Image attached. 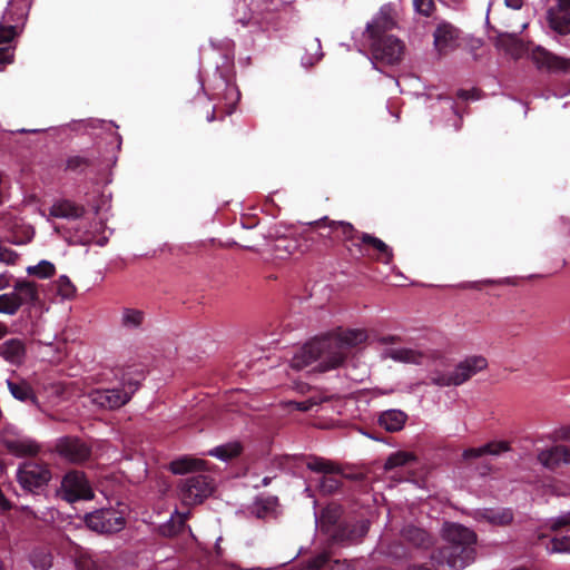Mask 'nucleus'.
<instances>
[{"mask_svg": "<svg viewBox=\"0 0 570 570\" xmlns=\"http://www.w3.org/2000/svg\"><path fill=\"white\" fill-rule=\"evenodd\" d=\"M31 1L32 0H9L1 21L9 24H17L18 28L22 27L28 18Z\"/></svg>", "mask_w": 570, "mask_h": 570, "instance_id": "obj_20", "label": "nucleus"}, {"mask_svg": "<svg viewBox=\"0 0 570 570\" xmlns=\"http://www.w3.org/2000/svg\"><path fill=\"white\" fill-rule=\"evenodd\" d=\"M302 246L303 244L298 238L279 237L275 242L274 250L279 258H286L297 253H304L305 249Z\"/></svg>", "mask_w": 570, "mask_h": 570, "instance_id": "obj_31", "label": "nucleus"}, {"mask_svg": "<svg viewBox=\"0 0 570 570\" xmlns=\"http://www.w3.org/2000/svg\"><path fill=\"white\" fill-rule=\"evenodd\" d=\"M407 570H432L431 568L426 567V566H416V564H413V566H410L407 568Z\"/></svg>", "mask_w": 570, "mask_h": 570, "instance_id": "obj_60", "label": "nucleus"}, {"mask_svg": "<svg viewBox=\"0 0 570 570\" xmlns=\"http://www.w3.org/2000/svg\"><path fill=\"white\" fill-rule=\"evenodd\" d=\"M445 544L431 554L438 567L446 566L450 570H462L475 559L476 534L459 523H446L443 529Z\"/></svg>", "mask_w": 570, "mask_h": 570, "instance_id": "obj_2", "label": "nucleus"}, {"mask_svg": "<svg viewBox=\"0 0 570 570\" xmlns=\"http://www.w3.org/2000/svg\"><path fill=\"white\" fill-rule=\"evenodd\" d=\"M56 452L73 464H81L91 456V448L78 438L66 436L56 444Z\"/></svg>", "mask_w": 570, "mask_h": 570, "instance_id": "obj_15", "label": "nucleus"}, {"mask_svg": "<svg viewBox=\"0 0 570 570\" xmlns=\"http://www.w3.org/2000/svg\"><path fill=\"white\" fill-rule=\"evenodd\" d=\"M189 512L180 513L176 511L175 514H173L166 523L159 527V532L164 537H175L179 534L185 529V524L189 518Z\"/></svg>", "mask_w": 570, "mask_h": 570, "instance_id": "obj_33", "label": "nucleus"}, {"mask_svg": "<svg viewBox=\"0 0 570 570\" xmlns=\"http://www.w3.org/2000/svg\"><path fill=\"white\" fill-rule=\"evenodd\" d=\"M531 60L539 70L552 73L570 72V58H564L538 46L531 51Z\"/></svg>", "mask_w": 570, "mask_h": 570, "instance_id": "obj_14", "label": "nucleus"}, {"mask_svg": "<svg viewBox=\"0 0 570 570\" xmlns=\"http://www.w3.org/2000/svg\"><path fill=\"white\" fill-rule=\"evenodd\" d=\"M298 459L302 460L307 469L313 472L323 474H342L340 465L331 460L316 455H302Z\"/></svg>", "mask_w": 570, "mask_h": 570, "instance_id": "obj_24", "label": "nucleus"}, {"mask_svg": "<svg viewBox=\"0 0 570 570\" xmlns=\"http://www.w3.org/2000/svg\"><path fill=\"white\" fill-rule=\"evenodd\" d=\"M97 163V158L91 156H71L66 161V170H70L77 174H83L88 168L94 167Z\"/></svg>", "mask_w": 570, "mask_h": 570, "instance_id": "obj_39", "label": "nucleus"}, {"mask_svg": "<svg viewBox=\"0 0 570 570\" xmlns=\"http://www.w3.org/2000/svg\"><path fill=\"white\" fill-rule=\"evenodd\" d=\"M145 322V312L137 308L124 307L120 312L119 325L126 331L140 330Z\"/></svg>", "mask_w": 570, "mask_h": 570, "instance_id": "obj_29", "label": "nucleus"}, {"mask_svg": "<svg viewBox=\"0 0 570 570\" xmlns=\"http://www.w3.org/2000/svg\"><path fill=\"white\" fill-rule=\"evenodd\" d=\"M19 258L17 252L0 245V262L7 265H14Z\"/></svg>", "mask_w": 570, "mask_h": 570, "instance_id": "obj_51", "label": "nucleus"}, {"mask_svg": "<svg viewBox=\"0 0 570 570\" xmlns=\"http://www.w3.org/2000/svg\"><path fill=\"white\" fill-rule=\"evenodd\" d=\"M509 8L520 9L523 6V0H505Z\"/></svg>", "mask_w": 570, "mask_h": 570, "instance_id": "obj_59", "label": "nucleus"}, {"mask_svg": "<svg viewBox=\"0 0 570 570\" xmlns=\"http://www.w3.org/2000/svg\"><path fill=\"white\" fill-rule=\"evenodd\" d=\"M178 494L185 505H196L204 502L215 490V481L206 474H194L180 479Z\"/></svg>", "mask_w": 570, "mask_h": 570, "instance_id": "obj_4", "label": "nucleus"}, {"mask_svg": "<svg viewBox=\"0 0 570 570\" xmlns=\"http://www.w3.org/2000/svg\"><path fill=\"white\" fill-rule=\"evenodd\" d=\"M138 387V382L129 381L122 387L94 390L89 396L99 407L115 410L127 404Z\"/></svg>", "mask_w": 570, "mask_h": 570, "instance_id": "obj_6", "label": "nucleus"}, {"mask_svg": "<svg viewBox=\"0 0 570 570\" xmlns=\"http://www.w3.org/2000/svg\"><path fill=\"white\" fill-rule=\"evenodd\" d=\"M373 57L386 65H396L404 55V43L394 36L371 39Z\"/></svg>", "mask_w": 570, "mask_h": 570, "instance_id": "obj_10", "label": "nucleus"}, {"mask_svg": "<svg viewBox=\"0 0 570 570\" xmlns=\"http://www.w3.org/2000/svg\"><path fill=\"white\" fill-rule=\"evenodd\" d=\"M450 373H436L431 375L432 382L439 386H450L454 385V383H448Z\"/></svg>", "mask_w": 570, "mask_h": 570, "instance_id": "obj_53", "label": "nucleus"}, {"mask_svg": "<svg viewBox=\"0 0 570 570\" xmlns=\"http://www.w3.org/2000/svg\"><path fill=\"white\" fill-rule=\"evenodd\" d=\"M456 97L461 100H469V99H478V91L476 90H464L460 89L456 92Z\"/></svg>", "mask_w": 570, "mask_h": 570, "instance_id": "obj_55", "label": "nucleus"}, {"mask_svg": "<svg viewBox=\"0 0 570 570\" xmlns=\"http://www.w3.org/2000/svg\"><path fill=\"white\" fill-rule=\"evenodd\" d=\"M207 462L202 459L184 455L169 464V470L174 474H186L193 471H203L206 469Z\"/></svg>", "mask_w": 570, "mask_h": 570, "instance_id": "obj_26", "label": "nucleus"}, {"mask_svg": "<svg viewBox=\"0 0 570 570\" xmlns=\"http://www.w3.org/2000/svg\"><path fill=\"white\" fill-rule=\"evenodd\" d=\"M387 553L394 558H405L407 556L406 549L401 542L391 543Z\"/></svg>", "mask_w": 570, "mask_h": 570, "instance_id": "obj_52", "label": "nucleus"}, {"mask_svg": "<svg viewBox=\"0 0 570 570\" xmlns=\"http://www.w3.org/2000/svg\"><path fill=\"white\" fill-rule=\"evenodd\" d=\"M271 481H272V478H269V476H265V478H263V480H262V485H263V487H267V485L271 483Z\"/></svg>", "mask_w": 570, "mask_h": 570, "instance_id": "obj_62", "label": "nucleus"}, {"mask_svg": "<svg viewBox=\"0 0 570 570\" xmlns=\"http://www.w3.org/2000/svg\"><path fill=\"white\" fill-rule=\"evenodd\" d=\"M487 518L492 523L504 525V524H509L512 521L513 515L510 510H501V511L490 510L487 512Z\"/></svg>", "mask_w": 570, "mask_h": 570, "instance_id": "obj_48", "label": "nucleus"}, {"mask_svg": "<svg viewBox=\"0 0 570 570\" xmlns=\"http://www.w3.org/2000/svg\"><path fill=\"white\" fill-rule=\"evenodd\" d=\"M416 458L411 452L405 451H397L395 453H392L384 463V469L386 471L393 470L399 466H404L413 461H415Z\"/></svg>", "mask_w": 570, "mask_h": 570, "instance_id": "obj_40", "label": "nucleus"}, {"mask_svg": "<svg viewBox=\"0 0 570 570\" xmlns=\"http://www.w3.org/2000/svg\"><path fill=\"white\" fill-rule=\"evenodd\" d=\"M57 293L66 299H70L76 295V286L68 276L62 275L57 281Z\"/></svg>", "mask_w": 570, "mask_h": 570, "instance_id": "obj_45", "label": "nucleus"}, {"mask_svg": "<svg viewBox=\"0 0 570 570\" xmlns=\"http://www.w3.org/2000/svg\"><path fill=\"white\" fill-rule=\"evenodd\" d=\"M61 492L62 499L69 503L94 498V491L86 474L78 470H71L65 474L61 481Z\"/></svg>", "mask_w": 570, "mask_h": 570, "instance_id": "obj_7", "label": "nucleus"}, {"mask_svg": "<svg viewBox=\"0 0 570 570\" xmlns=\"http://www.w3.org/2000/svg\"><path fill=\"white\" fill-rule=\"evenodd\" d=\"M17 479L22 489L38 493L43 490L51 480V471L47 463L29 460L19 466Z\"/></svg>", "mask_w": 570, "mask_h": 570, "instance_id": "obj_5", "label": "nucleus"}, {"mask_svg": "<svg viewBox=\"0 0 570 570\" xmlns=\"http://www.w3.org/2000/svg\"><path fill=\"white\" fill-rule=\"evenodd\" d=\"M24 354L26 347L21 340L11 338L0 344V355L12 364H20Z\"/></svg>", "mask_w": 570, "mask_h": 570, "instance_id": "obj_27", "label": "nucleus"}, {"mask_svg": "<svg viewBox=\"0 0 570 570\" xmlns=\"http://www.w3.org/2000/svg\"><path fill=\"white\" fill-rule=\"evenodd\" d=\"M461 30L450 22L438 23L433 31V47L439 57H445L460 47Z\"/></svg>", "mask_w": 570, "mask_h": 570, "instance_id": "obj_11", "label": "nucleus"}, {"mask_svg": "<svg viewBox=\"0 0 570 570\" xmlns=\"http://www.w3.org/2000/svg\"><path fill=\"white\" fill-rule=\"evenodd\" d=\"M85 213L83 206L67 199L55 203L50 208V215L57 218L78 219Z\"/></svg>", "mask_w": 570, "mask_h": 570, "instance_id": "obj_25", "label": "nucleus"}, {"mask_svg": "<svg viewBox=\"0 0 570 570\" xmlns=\"http://www.w3.org/2000/svg\"><path fill=\"white\" fill-rule=\"evenodd\" d=\"M13 296L19 304V308L23 305H36L39 301L38 287L35 282L17 281L13 285Z\"/></svg>", "mask_w": 570, "mask_h": 570, "instance_id": "obj_22", "label": "nucleus"}, {"mask_svg": "<svg viewBox=\"0 0 570 570\" xmlns=\"http://www.w3.org/2000/svg\"><path fill=\"white\" fill-rule=\"evenodd\" d=\"M414 9L417 13L430 17L435 6L433 0H413Z\"/></svg>", "mask_w": 570, "mask_h": 570, "instance_id": "obj_50", "label": "nucleus"}, {"mask_svg": "<svg viewBox=\"0 0 570 570\" xmlns=\"http://www.w3.org/2000/svg\"><path fill=\"white\" fill-rule=\"evenodd\" d=\"M86 525L98 533H115L124 529L125 518L112 509H99L85 517Z\"/></svg>", "mask_w": 570, "mask_h": 570, "instance_id": "obj_9", "label": "nucleus"}, {"mask_svg": "<svg viewBox=\"0 0 570 570\" xmlns=\"http://www.w3.org/2000/svg\"><path fill=\"white\" fill-rule=\"evenodd\" d=\"M331 564L327 552H321L306 561V570H325Z\"/></svg>", "mask_w": 570, "mask_h": 570, "instance_id": "obj_47", "label": "nucleus"}, {"mask_svg": "<svg viewBox=\"0 0 570 570\" xmlns=\"http://www.w3.org/2000/svg\"><path fill=\"white\" fill-rule=\"evenodd\" d=\"M570 525V515L560 517L557 520H554L551 524L552 531H559L560 529Z\"/></svg>", "mask_w": 570, "mask_h": 570, "instance_id": "obj_54", "label": "nucleus"}, {"mask_svg": "<svg viewBox=\"0 0 570 570\" xmlns=\"http://www.w3.org/2000/svg\"><path fill=\"white\" fill-rule=\"evenodd\" d=\"M27 273L39 278H49L55 275L56 267L51 262L43 259L35 266L27 267Z\"/></svg>", "mask_w": 570, "mask_h": 570, "instance_id": "obj_42", "label": "nucleus"}, {"mask_svg": "<svg viewBox=\"0 0 570 570\" xmlns=\"http://www.w3.org/2000/svg\"><path fill=\"white\" fill-rule=\"evenodd\" d=\"M367 340L364 330H344L315 337L303 345L292 357L294 370H304L314 363V371L327 372L344 365L351 350Z\"/></svg>", "mask_w": 570, "mask_h": 570, "instance_id": "obj_1", "label": "nucleus"}, {"mask_svg": "<svg viewBox=\"0 0 570 570\" xmlns=\"http://www.w3.org/2000/svg\"><path fill=\"white\" fill-rule=\"evenodd\" d=\"M19 35L17 24L0 21V65L10 63L13 58L12 41Z\"/></svg>", "mask_w": 570, "mask_h": 570, "instance_id": "obj_19", "label": "nucleus"}, {"mask_svg": "<svg viewBox=\"0 0 570 570\" xmlns=\"http://www.w3.org/2000/svg\"><path fill=\"white\" fill-rule=\"evenodd\" d=\"M490 470L489 465H483L482 470L480 471L481 474H487Z\"/></svg>", "mask_w": 570, "mask_h": 570, "instance_id": "obj_64", "label": "nucleus"}, {"mask_svg": "<svg viewBox=\"0 0 570 570\" xmlns=\"http://www.w3.org/2000/svg\"><path fill=\"white\" fill-rule=\"evenodd\" d=\"M510 450V444L507 441H492L480 448H469L463 451L462 459L465 462L479 459L483 455H500Z\"/></svg>", "mask_w": 570, "mask_h": 570, "instance_id": "obj_21", "label": "nucleus"}, {"mask_svg": "<svg viewBox=\"0 0 570 570\" xmlns=\"http://www.w3.org/2000/svg\"><path fill=\"white\" fill-rule=\"evenodd\" d=\"M387 355L396 362L412 364H422V360L424 357V355L421 352L405 347L391 348L389 350Z\"/></svg>", "mask_w": 570, "mask_h": 570, "instance_id": "obj_36", "label": "nucleus"}, {"mask_svg": "<svg viewBox=\"0 0 570 570\" xmlns=\"http://www.w3.org/2000/svg\"><path fill=\"white\" fill-rule=\"evenodd\" d=\"M552 552H570V534L554 537L551 540Z\"/></svg>", "mask_w": 570, "mask_h": 570, "instance_id": "obj_49", "label": "nucleus"}, {"mask_svg": "<svg viewBox=\"0 0 570 570\" xmlns=\"http://www.w3.org/2000/svg\"><path fill=\"white\" fill-rule=\"evenodd\" d=\"M7 326L0 322V338H2L7 334Z\"/></svg>", "mask_w": 570, "mask_h": 570, "instance_id": "obj_61", "label": "nucleus"}, {"mask_svg": "<svg viewBox=\"0 0 570 570\" xmlns=\"http://www.w3.org/2000/svg\"><path fill=\"white\" fill-rule=\"evenodd\" d=\"M488 366V361L483 356H470L460 362L453 372L450 373L448 383H454L455 386L463 384L473 375L483 371Z\"/></svg>", "mask_w": 570, "mask_h": 570, "instance_id": "obj_16", "label": "nucleus"}, {"mask_svg": "<svg viewBox=\"0 0 570 570\" xmlns=\"http://www.w3.org/2000/svg\"><path fill=\"white\" fill-rule=\"evenodd\" d=\"M243 445L239 442H230L218 445L210 451L208 454L223 461H228L240 455Z\"/></svg>", "mask_w": 570, "mask_h": 570, "instance_id": "obj_37", "label": "nucleus"}, {"mask_svg": "<svg viewBox=\"0 0 570 570\" xmlns=\"http://www.w3.org/2000/svg\"><path fill=\"white\" fill-rule=\"evenodd\" d=\"M32 566L38 570H48L52 566V556L43 549H36L30 556Z\"/></svg>", "mask_w": 570, "mask_h": 570, "instance_id": "obj_43", "label": "nucleus"}, {"mask_svg": "<svg viewBox=\"0 0 570 570\" xmlns=\"http://www.w3.org/2000/svg\"><path fill=\"white\" fill-rule=\"evenodd\" d=\"M394 27V21L389 16L382 14L374 19L366 26V32L370 39H377L385 37V32Z\"/></svg>", "mask_w": 570, "mask_h": 570, "instance_id": "obj_35", "label": "nucleus"}, {"mask_svg": "<svg viewBox=\"0 0 570 570\" xmlns=\"http://www.w3.org/2000/svg\"><path fill=\"white\" fill-rule=\"evenodd\" d=\"M328 227L337 233L344 242H350L354 247V243L360 242L363 232L357 230L351 223L331 220Z\"/></svg>", "mask_w": 570, "mask_h": 570, "instance_id": "obj_32", "label": "nucleus"}, {"mask_svg": "<svg viewBox=\"0 0 570 570\" xmlns=\"http://www.w3.org/2000/svg\"><path fill=\"white\" fill-rule=\"evenodd\" d=\"M464 288H479L478 283H470L469 285H464Z\"/></svg>", "mask_w": 570, "mask_h": 570, "instance_id": "obj_63", "label": "nucleus"}, {"mask_svg": "<svg viewBox=\"0 0 570 570\" xmlns=\"http://www.w3.org/2000/svg\"><path fill=\"white\" fill-rule=\"evenodd\" d=\"M368 531L366 520H356L355 518H345L341 524L328 533L333 543L350 546L361 541Z\"/></svg>", "mask_w": 570, "mask_h": 570, "instance_id": "obj_8", "label": "nucleus"}, {"mask_svg": "<svg viewBox=\"0 0 570 570\" xmlns=\"http://www.w3.org/2000/svg\"><path fill=\"white\" fill-rule=\"evenodd\" d=\"M10 285V277L6 274H0V291L9 287Z\"/></svg>", "mask_w": 570, "mask_h": 570, "instance_id": "obj_58", "label": "nucleus"}, {"mask_svg": "<svg viewBox=\"0 0 570 570\" xmlns=\"http://www.w3.org/2000/svg\"><path fill=\"white\" fill-rule=\"evenodd\" d=\"M407 421V414L401 410H386L379 415V424L387 432L401 431Z\"/></svg>", "mask_w": 570, "mask_h": 570, "instance_id": "obj_23", "label": "nucleus"}, {"mask_svg": "<svg viewBox=\"0 0 570 570\" xmlns=\"http://www.w3.org/2000/svg\"><path fill=\"white\" fill-rule=\"evenodd\" d=\"M317 403L314 402L313 400H306V401H303V402H296L295 405H296V409L298 411H302V412H307V411H311L313 409L314 405H316Z\"/></svg>", "mask_w": 570, "mask_h": 570, "instance_id": "obj_56", "label": "nucleus"}, {"mask_svg": "<svg viewBox=\"0 0 570 570\" xmlns=\"http://www.w3.org/2000/svg\"><path fill=\"white\" fill-rule=\"evenodd\" d=\"M357 252L365 257L374 258L383 264H391L393 262V250L382 239L364 233L360 242L354 243Z\"/></svg>", "mask_w": 570, "mask_h": 570, "instance_id": "obj_13", "label": "nucleus"}, {"mask_svg": "<svg viewBox=\"0 0 570 570\" xmlns=\"http://www.w3.org/2000/svg\"><path fill=\"white\" fill-rule=\"evenodd\" d=\"M0 442L16 456H33L39 452V445L35 441L21 436L13 428H4L0 432Z\"/></svg>", "mask_w": 570, "mask_h": 570, "instance_id": "obj_12", "label": "nucleus"}, {"mask_svg": "<svg viewBox=\"0 0 570 570\" xmlns=\"http://www.w3.org/2000/svg\"><path fill=\"white\" fill-rule=\"evenodd\" d=\"M402 538L413 547L421 549H428L433 543L431 535L425 530L414 525L405 527L402 531Z\"/></svg>", "mask_w": 570, "mask_h": 570, "instance_id": "obj_28", "label": "nucleus"}, {"mask_svg": "<svg viewBox=\"0 0 570 570\" xmlns=\"http://www.w3.org/2000/svg\"><path fill=\"white\" fill-rule=\"evenodd\" d=\"M497 47L503 49L512 57H519L522 51L520 41L512 36L503 35L498 38Z\"/></svg>", "mask_w": 570, "mask_h": 570, "instance_id": "obj_41", "label": "nucleus"}, {"mask_svg": "<svg viewBox=\"0 0 570 570\" xmlns=\"http://www.w3.org/2000/svg\"><path fill=\"white\" fill-rule=\"evenodd\" d=\"M538 461L550 470H556L561 464H570V448L560 444L542 450L538 454Z\"/></svg>", "mask_w": 570, "mask_h": 570, "instance_id": "obj_18", "label": "nucleus"}, {"mask_svg": "<svg viewBox=\"0 0 570 570\" xmlns=\"http://www.w3.org/2000/svg\"><path fill=\"white\" fill-rule=\"evenodd\" d=\"M8 389L11 395L22 402H31L33 404L37 403V396L35 395L31 386L27 382L16 383L12 381H7Z\"/></svg>", "mask_w": 570, "mask_h": 570, "instance_id": "obj_38", "label": "nucleus"}, {"mask_svg": "<svg viewBox=\"0 0 570 570\" xmlns=\"http://www.w3.org/2000/svg\"><path fill=\"white\" fill-rule=\"evenodd\" d=\"M18 311L19 304H17L12 292L0 295V313L14 315Z\"/></svg>", "mask_w": 570, "mask_h": 570, "instance_id": "obj_46", "label": "nucleus"}, {"mask_svg": "<svg viewBox=\"0 0 570 570\" xmlns=\"http://www.w3.org/2000/svg\"><path fill=\"white\" fill-rule=\"evenodd\" d=\"M343 510L337 504H330L321 513V527L327 534L331 533L336 524H341L345 518H342Z\"/></svg>", "mask_w": 570, "mask_h": 570, "instance_id": "obj_30", "label": "nucleus"}, {"mask_svg": "<svg viewBox=\"0 0 570 570\" xmlns=\"http://www.w3.org/2000/svg\"><path fill=\"white\" fill-rule=\"evenodd\" d=\"M204 90L209 100H216L215 105H206L205 119L212 122L216 118V111L224 107L225 115L233 112L234 105L239 99L237 88L222 75H215L212 81L204 85Z\"/></svg>", "mask_w": 570, "mask_h": 570, "instance_id": "obj_3", "label": "nucleus"}, {"mask_svg": "<svg viewBox=\"0 0 570 570\" xmlns=\"http://www.w3.org/2000/svg\"><path fill=\"white\" fill-rule=\"evenodd\" d=\"M274 0H249L248 7L250 14L248 17L239 18V22L244 26L250 21L259 22L264 18V13L273 10L271 7Z\"/></svg>", "mask_w": 570, "mask_h": 570, "instance_id": "obj_34", "label": "nucleus"}, {"mask_svg": "<svg viewBox=\"0 0 570 570\" xmlns=\"http://www.w3.org/2000/svg\"><path fill=\"white\" fill-rule=\"evenodd\" d=\"M549 27L559 35L570 33V0H558L556 8L548 10Z\"/></svg>", "mask_w": 570, "mask_h": 570, "instance_id": "obj_17", "label": "nucleus"}, {"mask_svg": "<svg viewBox=\"0 0 570 570\" xmlns=\"http://www.w3.org/2000/svg\"><path fill=\"white\" fill-rule=\"evenodd\" d=\"M338 474H324L320 482L321 491L325 494H333L340 490L342 482Z\"/></svg>", "mask_w": 570, "mask_h": 570, "instance_id": "obj_44", "label": "nucleus"}, {"mask_svg": "<svg viewBox=\"0 0 570 570\" xmlns=\"http://www.w3.org/2000/svg\"><path fill=\"white\" fill-rule=\"evenodd\" d=\"M10 501L4 497L2 490L0 489V510L9 511L11 509Z\"/></svg>", "mask_w": 570, "mask_h": 570, "instance_id": "obj_57", "label": "nucleus"}]
</instances>
